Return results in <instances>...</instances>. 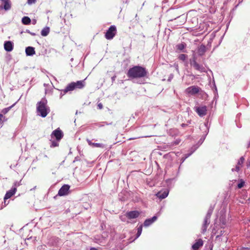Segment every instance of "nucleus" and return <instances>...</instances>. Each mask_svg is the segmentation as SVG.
Wrapping results in <instances>:
<instances>
[{"instance_id": "nucleus-1", "label": "nucleus", "mask_w": 250, "mask_h": 250, "mask_svg": "<svg viewBox=\"0 0 250 250\" xmlns=\"http://www.w3.org/2000/svg\"><path fill=\"white\" fill-rule=\"evenodd\" d=\"M147 73L148 72L145 67L135 66L128 70L127 76L132 79L141 78L146 77Z\"/></svg>"}, {"instance_id": "nucleus-2", "label": "nucleus", "mask_w": 250, "mask_h": 250, "mask_svg": "<svg viewBox=\"0 0 250 250\" xmlns=\"http://www.w3.org/2000/svg\"><path fill=\"white\" fill-rule=\"evenodd\" d=\"M50 108L47 105V101L45 98L37 104V115L42 118L45 117L50 112Z\"/></svg>"}, {"instance_id": "nucleus-3", "label": "nucleus", "mask_w": 250, "mask_h": 250, "mask_svg": "<svg viewBox=\"0 0 250 250\" xmlns=\"http://www.w3.org/2000/svg\"><path fill=\"white\" fill-rule=\"evenodd\" d=\"M85 85L84 80L78 81L77 82H72L69 83L65 88L64 93H67L71 92L74 90L75 88L81 89Z\"/></svg>"}, {"instance_id": "nucleus-4", "label": "nucleus", "mask_w": 250, "mask_h": 250, "mask_svg": "<svg viewBox=\"0 0 250 250\" xmlns=\"http://www.w3.org/2000/svg\"><path fill=\"white\" fill-rule=\"evenodd\" d=\"M116 27L115 25H111L107 30L105 37L107 40H111L116 34Z\"/></svg>"}, {"instance_id": "nucleus-5", "label": "nucleus", "mask_w": 250, "mask_h": 250, "mask_svg": "<svg viewBox=\"0 0 250 250\" xmlns=\"http://www.w3.org/2000/svg\"><path fill=\"white\" fill-rule=\"evenodd\" d=\"M195 111L200 117H203L207 113V107L206 106H195L194 108Z\"/></svg>"}, {"instance_id": "nucleus-6", "label": "nucleus", "mask_w": 250, "mask_h": 250, "mask_svg": "<svg viewBox=\"0 0 250 250\" xmlns=\"http://www.w3.org/2000/svg\"><path fill=\"white\" fill-rule=\"evenodd\" d=\"M208 123L206 122L204 123V125L200 127V128L202 130H205V131L204 132V135L202 136L201 138L199 141L198 143L200 144V145L202 144L203 142L204 141L206 136L208 133L209 131V127L208 125Z\"/></svg>"}, {"instance_id": "nucleus-7", "label": "nucleus", "mask_w": 250, "mask_h": 250, "mask_svg": "<svg viewBox=\"0 0 250 250\" xmlns=\"http://www.w3.org/2000/svg\"><path fill=\"white\" fill-rule=\"evenodd\" d=\"M191 65L197 70L201 72H204L206 71L205 68L202 65H200L196 62L195 58L194 57L193 60L191 61Z\"/></svg>"}, {"instance_id": "nucleus-8", "label": "nucleus", "mask_w": 250, "mask_h": 250, "mask_svg": "<svg viewBox=\"0 0 250 250\" xmlns=\"http://www.w3.org/2000/svg\"><path fill=\"white\" fill-rule=\"evenodd\" d=\"M63 136V133L60 128L55 129L51 134V137L54 136L57 141H59L62 138Z\"/></svg>"}, {"instance_id": "nucleus-9", "label": "nucleus", "mask_w": 250, "mask_h": 250, "mask_svg": "<svg viewBox=\"0 0 250 250\" xmlns=\"http://www.w3.org/2000/svg\"><path fill=\"white\" fill-rule=\"evenodd\" d=\"M200 90V88L196 86H191L188 87L186 89V93L191 95H194L197 94Z\"/></svg>"}, {"instance_id": "nucleus-10", "label": "nucleus", "mask_w": 250, "mask_h": 250, "mask_svg": "<svg viewBox=\"0 0 250 250\" xmlns=\"http://www.w3.org/2000/svg\"><path fill=\"white\" fill-rule=\"evenodd\" d=\"M70 186L68 185H64L59 189L58 195L59 196H64L68 194Z\"/></svg>"}, {"instance_id": "nucleus-11", "label": "nucleus", "mask_w": 250, "mask_h": 250, "mask_svg": "<svg viewBox=\"0 0 250 250\" xmlns=\"http://www.w3.org/2000/svg\"><path fill=\"white\" fill-rule=\"evenodd\" d=\"M139 215L140 213L139 211L134 210L127 212L125 215L129 219H132L137 218Z\"/></svg>"}, {"instance_id": "nucleus-12", "label": "nucleus", "mask_w": 250, "mask_h": 250, "mask_svg": "<svg viewBox=\"0 0 250 250\" xmlns=\"http://www.w3.org/2000/svg\"><path fill=\"white\" fill-rule=\"evenodd\" d=\"M210 217L205 216L203 224L202 227V233H204L206 231L207 228L210 222Z\"/></svg>"}, {"instance_id": "nucleus-13", "label": "nucleus", "mask_w": 250, "mask_h": 250, "mask_svg": "<svg viewBox=\"0 0 250 250\" xmlns=\"http://www.w3.org/2000/svg\"><path fill=\"white\" fill-rule=\"evenodd\" d=\"M13 43L11 41H5L4 43V48L7 52H11L13 49Z\"/></svg>"}, {"instance_id": "nucleus-14", "label": "nucleus", "mask_w": 250, "mask_h": 250, "mask_svg": "<svg viewBox=\"0 0 250 250\" xmlns=\"http://www.w3.org/2000/svg\"><path fill=\"white\" fill-rule=\"evenodd\" d=\"M4 5L0 6V9H4L5 11L10 10L11 8V2L10 0H4L3 1Z\"/></svg>"}, {"instance_id": "nucleus-15", "label": "nucleus", "mask_w": 250, "mask_h": 250, "mask_svg": "<svg viewBox=\"0 0 250 250\" xmlns=\"http://www.w3.org/2000/svg\"><path fill=\"white\" fill-rule=\"evenodd\" d=\"M16 191V189L15 188H12L6 192L4 197V200H5L11 198L13 195L15 194Z\"/></svg>"}, {"instance_id": "nucleus-16", "label": "nucleus", "mask_w": 250, "mask_h": 250, "mask_svg": "<svg viewBox=\"0 0 250 250\" xmlns=\"http://www.w3.org/2000/svg\"><path fill=\"white\" fill-rule=\"evenodd\" d=\"M169 191L166 189L163 191H159L156 194V196L160 199L166 198L168 195Z\"/></svg>"}, {"instance_id": "nucleus-17", "label": "nucleus", "mask_w": 250, "mask_h": 250, "mask_svg": "<svg viewBox=\"0 0 250 250\" xmlns=\"http://www.w3.org/2000/svg\"><path fill=\"white\" fill-rule=\"evenodd\" d=\"M157 219V217L156 216H154L151 218L146 219L144 223V226L145 227H148L154 222Z\"/></svg>"}, {"instance_id": "nucleus-18", "label": "nucleus", "mask_w": 250, "mask_h": 250, "mask_svg": "<svg viewBox=\"0 0 250 250\" xmlns=\"http://www.w3.org/2000/svg\"><path fill=\"white\" fill-rule=\"evenodd\" d=\"M35 48L33 47L28 46L25 48V53L27 56H32L35 54Z\"/></svg>"}, {"instance_id": "nucleus-19", "label": "nucleus", "mask_w": 250, "mask_h": 250, "mask_svg": "<svg viewBox=\"0 0 250 250\" xmlns=\"http://www.w3.org/2000/svg\"><path fill=\"white\" fill-rule=\"evenodd\" d=\"M86 141H87V143L88 144V145L89 146H92V147H94L104 148V145L103 144L92 143L91 142V141H90L89 139H87Z\"/></svg>"}, {"instance_id": "nucleus-20", "label": "nucleus", "mask_w": 250, "mask_h": 250, "mask_svg": "<svg viewBox=\"0 0 250 250\" xmlns=\"http://www.w3.org/2000/svg\"><path fill=\"white\" fill-rule=\"evenodd\" d=\"M203 245V242L202 240L199 239L192 246V248L194 250H196L198 249L200 247H202Z\"/></svg>"}, {"instance_id": "nucleus-21", "label": "nucleus", "mask_w": 250, "mask_h": 250, "mask_svg": "<svg viewBox=\"0 0 250 250\" xmlns=\"http://www.w3.org/2000/svg\"><path fill=\"white\" fill-rule=\"evenodd\" d=\"M206 51V47L205 45L201 44L198 48L197 53L199 56H203Z\"/></svg>"}, {"instance_id": "nucleus-22", "label": "nucleus", "mask_w": 250, "mask_h": 250, "mask_svg": "<svg viewBox=\"0 0 250 250\" xmlns=\"http://www.w3.org/2000/svg\"><path fill=\"white\" fill-rule=\"evenodd\" d=\"M50 29L48 27H45L41 31V35L43 37L47 36L49 33Z\"/></svg>"}, {"instance_id": "nucleus-23", "label": "nucleus", "mask_w": 250, "mask_h": 250, "mask_svg": "<svg viewBox=\"0 0 250 250\" xmlns=\"http://www.w3.org/2000/svg\"><path fill=\"white\" fill-rule=\"evenodd\" d=\"M22 23L24 25H28L31 23V20L28 17L25 16L22 18Z\"/></svg>"}, {"instance_id": "nucleus-24", "label": "nucleus", "mask_w": 250, "mask_h": 250, "mask_svg": "<svg viewBox=\"0 0 250 250\" xmlns=\"http://www.w3.org/2000/svg\"><path fill=\"white\" fill-rule=\"evenodd\" d=\"M142 228H143L142 225H141L137 228V232L136 234V237L135 239H137V238H138L141 234L142 231Z\"/></svg>"}, {"instance_id": "nucleus-25", "label": "nucleus", "mask_w": 250, "mask_h": 250, "mask_svg": "<svg viewBox=\"0 0 250 250\" xmlns=\"http://www.w3.org/2000/svg\"><path fill=\"white\" fill-rule=\"evenodd\" d=\"M213 210V208L212 207H210L209 208V209H208V212H207L206 216L210 218L211 215L212 213Z\"/></svg>"}, {"instance_id": "nucleus-26", "label": "nucleus", "mask_w": 250, "mask_h": 250, "mask_svg": "<svg viewBox=\"0 0 250 250\" xmlns=\"http://www.w3.org/2000/svg\"><path fill=\"white\" fill-rule=\"evenodd\" d=\"M177 49L180 51H183L185 48V45L183 43H180L177 45Z\"/></svg>"}, {"instance_id": "nucleus-27", "label": "nucleus", "mask_w": 250, "mask_h": 250, "mask_svg": "<svg viewBox=\"0 0 250 250\" xmlns=\"http://www.w3.org/2000/svg\"><path fill=\"white\" fill-rule=\"evenodd\" d=\"M14 104H13L12 105H11L8 107L3 108L1 110V113L3 114H6L10 110V109L14 106Z\"/></svg>"}, {"instance_id": "nucleus-28", "label": "nucleus", "mask_w": 250, "mask_h": 250, "mask_svg": "<svg viewBox=\"0 0 250 250\" xmlns=\"http://www.w3.org/2000/svg\"><path fill=\"white\" fill-rule=\"evenodd\" d=\"M244 184H245V182L242 179H240L239 180V182L237 185L238 188H243L244 187Z\"/></svg>"}, {"instance_id": "nucleus-29", "label": "nucleus", "mask_w": 250, "mask_h": 250, "mask_svg": "<svg viewBox=\"0 0 250 250\" xmlns=\"http://www.w3.org/2000/svg\"><path fill=\"white\" fill-rule=\"evenodd\" d=\"M187 55L184 54H181L179 56L178 58L182 61H184L187 58Z\"/></svg>"}, {"instance_id": "nucleus-30", "label": "nucleus", "mask_w": 250, "mask_h": 250, "mask_svg": "<svg viewBox=\"0 0 250 250\" xmlns=\"http://www.w3.org/2000/svg\"><path fill=\"white\" fill-rule=\"evenodd\" d=\"M21 180L19 182H18V181L15 182L14 183V185L12 188H15L16 189H17V187H18L19 186H20V185H21Z\"/></svg>"}, {"instance_id": "nucleus-31", "label": "nucleus", "mask_w": 250, "mask_h": 250, "mask_svg": "<svg viewBox=\"0 0 250 250\" xmlns=\"http://www.w3.org/2000/svg\"><path fill=\"white\" fill-rule=\"evenodd\" d=\"M59 146V143L57 141H53L51 142V144L50 145L51 147H54L58 146Z\"/></svg>"}, {"instance_id": "nucleus-32", "label": "nucleus", "mask_w": 250, "mask_h": 250, "mask_svg": "<svg viewBox=\"0 0 250 250\" xmlns=\"http://www.w3.org/2000/svg\"><path fill=\"white\" fill-rule=\"evenodd\" d=\"M244 160H245V159H244V157H243V156L241 157L238 160L237 166H239L241 165L244 163Z\"/></svg>"}, {"instance_id": "nucleus-33", "label": "nucleus", "mask_w": 250, "mask_h": 250, "mask_svg": "<svg viewBox=\"0 0 250 250\" xmlns=\"http://www.w3.org/2000/svg\"><path fill=\"white\" fill-rule=\"evenodd\" d=\"M36 0H27V3L29 5H31L32 4H34L36 2Z\"/></svg>"}, {"instance_id": "nucleus-34", "label": "nucleus", "mask_w": 250, "mask_h": 250, "mask_svg": "<svg viewBox=\"0 0 250 250\" xmlns=\"http://www.w3.org/2000/svg\"><path fill=\"white\" fill-rule=\"evenodd\" d=\"M240 170V167L239 166H236L235 168H233L231 169L232 171H238Z\"/></svg>"}, {"instance_id": "nucleus-35", "label": "nucleus", "mask_w": 250, "mask_h": 250, "mask_svg": "<svg viewBox=\"0 0 250 250\" xmlns=\"http://www.w3.org/2000/svg\"><path fill=\"white\" fill-rule=\"evenodd\" d=\"M65 90V89H62V90H61V93H60V97L62 98V96H63L64 95H65L66 93H64V91Z\"/></svg>"}, {"instance_id": "nucleus-36", "label": "nucleus", "mask_w": 250, "mask_h": 250, "mask_svg": "<svg viewBox=\"0 0 250 250\" xmlns=\"http://www.w3.org/2000/svg\"><path fill=\"white\" fill-rule=\"evenodd\" d=\"M240 250H250V248L242 247L240 249Z\"/></svg>"}, {"instance_id": "nucleus-37", "label": "nucleus", "mask_w": 250, "mask_h": 250, "mask_svg": "<svg viewBox=\"0 0 250 250\" xmlns=\"http://www.w3.org/2000/svg\"><path fill=\"white\" fill-rule=\"evenodd\" d=\"M103 104H102V103L98 104V107L99 109H101L103 108Z\"/></svg>"}, {"instance_id": "nucleus-38", "label": "nucleus", "mask_w": 250, "mask_h": 250, "mask_svg": "<svg viewBox=\"0 0 250 250\" xmlns=\"http://www.w3.org/2000/svg\"><path fill=\"white\" fill-rule=\"evenodd\" d=\"M187 158V157L184 156V157H182L181 159V164L183 163Z\"/></svg>"}, {"instance_id": "nucleus-39", "label": "nucleus", "mask_w": 250, "mask_h": 250, "mask_svg": "<svg viewBox=\"0 0 250 250\" xmlns=\"http://www.w3.org/2000/svg\"><path fill=\"white\" fill-rule=\"evenodd\" d=\"M180 143V141H178V140H176L175 141H174V142L173 143V145H177L179 144Z\"/></svg>"}, {"instance_id": "nucleus-40", "label": "nucleus", "mask_w": 250, "mask_h": 250, "mask_svg": "<svg viewBox=\"0 0 250 250\" xmlns=\"http://www.w3.org/2000/svg\"><path fill=\"white\" fill-rule=\"evenodd\" d=\"M224 233V231L223 232L222 230H221L220 231V234H218L217 236H216V238H219L220 236H221L222 235H223Z\"/></svg>"}, {"instance_id": "nucleus-41", "label": "nucleus", "mask_w": 250, "mask_h": 250, "mask_svg": "<svg viewBox=\"0 0 250 250\" xmlns=\"http://www.w3.org/2000/svg\"><path fill=\"white\" fill-rule=\"evenodd\" d=\"M194 151V150H193V151H192V152H191V153H188V154H186V155H185V157H187V158H188L189 156H190L192 154V153H193V152Z\"/></svg>"}, {"instance_id": "nucleus-42", "label": "nucleus", "mask_w": 250, "mask_h": 250, "mask_svg": "<svg viewBox=\"0 0 250 250\" xmlns=\"http://www.w3.org/2000/svg\"><path fill=\"white\" fill-rule=\"evenodd\" d=\"M104 124H103V122L101 123H99L97 125V126L99 127H102L104 126Z\"/></svg>"}, {"instance_id": "nucleus-43", "label": "nucleus", "mask_w": 250, "mask_h": 250, "mask_svg": "<svg viewBox=\"0 0 250 250\" xmlns=\"http://www.w3.org/2000/svg\"><path fill=\"white\" fill-rule=\"evenodd\" d=\"M26 32L29 34H30L32 36H35L36 35L35 33H33V32H31L29 30H27Z\"/></svg>"}, {"instance_id": "nucleus-44", "label": "nucleus", "mask_w": 250, "mask_h": 250, "mask_svg": "<svg viewBox=\"0 0 250 250\" xmlns=\"http://www.w3.org/2000/svg\"><path fill=\"white\" fill-rule=\"evenodd\" d=\"M181 126L183 127H185L188 126V124L183 123V124H181Z\"/></svg>"}, {"instance_id": "nucleus-45", "label": "nucleus", "mask_w": 250, "mask_h": 250, "mask_svg": "<svg viewBox=\"0 0 250 250\" xmlns=\"http://www.w3.org/2000/svg\"><path fill=\"white\" fill-rule=\"evenodd\" d=\"M103 124H104V125H110L112 124V123H108L106 122H103Z\"/></svg>"}, {"instance_id": "nucleus-46", "label": "nucleus", "mask_w": 250, "mask_h": 250, "mask_svg": "<svg viewBox=\"0 0 250 250\" xmlns=\"http://www.w3.org/2000/svg\"><path fill=\"white\" fill-rule=\"evenodd\" d=\"M173 78V75H171L169 78L168 79V81L170 82L171 80Z\"/></svg>"}, {"instance_id": "nucleus-47", "label": "nucleus", "mask_w": 250, "mask_h": 250, "mask_svg": "<svg viewBox=\"0 0 250 250\" xmlns=\"http://www.w3.org/2000/svg\"><path fill=\"white\" fill-rule=\"evenodd\" d=\"M90 250H98V249L95 248H92L90 249Z\"/></svg>"}, {"instance_id": "nucleus-48", "label": "nucleus", "mask_w": 250, "mask_h": 250, "mask_svg": "<svg viewBox=\"0 0 250 250\" xmlns=\"http://www.w3.org/2000/svg\"><path fill=\"white\" fill-rule=\"evenodd\" d=\"M120 218L122 221H125V218L123 217V216H121Z\"/></svg>"}, {"instance_id": "nucleus-49", "label": "nucleus", "mask_w": 250, "mask_h": 250, "mask_svg": "<svg viewBox=\"0 0 250 250\" xmlns=\"http://www.w3.org/2000/svg\"><path fill=\"white\" fill-rule=\"evenodd\" d=\"M191 123V121L190 120H188V122H187V124H188V125L189 124H190Z\"/></svg>"}, {"instance_id": "nucleus-50", "label": "nucleus", "mask_w": 250, "mask_h": 250, "mask_svg": "<svg viewBox=\"0 0 250 250\" xmlns=\"http://www.w3.org/2000/svg\"><path fill=\"white\" fill-rule=\"evenodd\" d=\"M115 77H116L115 76H114V77H112V81H114L115 80Z\"/></svg>"}, {"instance_id": "nucleus-51", "label": "nucleus", "mask_w": 250, "mask_h": 250, "mask_svg": "<svg viewBox=\"0 0 250 250\" xmlns=\"http://www.w3.org/2000/svg\"><path fill=\"white\" fill-rule=\"evenodd\" d=\"M250 147V141H249L248 144V147Z\"/></svg>"}, {"instance_id": "nucleus-52", "label": "nucleus", "mask_w": 250, "mask_h": 250, "mask_svg": "<svg viewBox=\"0 0 250 250\" xmlns=\"http://www.w3.org/2000/svg\"><path fill=\"white\" fill-rule=\"evenodd\" d=\"M36 20H34V21H33V24H36Z\"/></svg>"}]
</instances>
